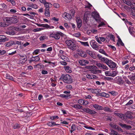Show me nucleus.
<instances>
[{"mask_svg": "<svg viewBox=\"0 0 135 135\" xmlns=\"http://www.w3.org/2000/svg\"><path fill=\"white\" fill-rule=\"evenodd\" d=\"M133 103V101L132 100H130L129 101L125 104L126 106L130 105Z\"/></svg>", "mask_w": 135, "mask_h": 135, "instance_id": "obj_42", "label": "nucleus"}, {"mask_svg": "<svg viewBox=\"0 0 135 135\" xmlns=\"http://www.w3.org/2000/svg\"><path fill=\"white\" fill-rule=\"evenodd\" d=\"M40 58L37 56L35 57H32L30 58L29 60V62L31 63L33 61H38L40 60Z\"/></svg>", "mask_w": 135, "mask_h": 135, "instance_id": "obj_14", "label": "nucleus"}, {"mask_svg": "<svg viewBox=\"0 0 135 135\" xmlns=\"http://www.w3.org/2000/svg\"><path fill=\"white\" fill-rule=\"evenodd\" d=\"M101 60L102 61L104 62L107 65L110 62V61H112L110 60H109L108 59L105 58V57H103L101 59Z\"/></svg>", "mask_w": 135, "mask_h": 135, "instance_id": "obj_21", "label": "nucleus"}, {"mask_svg": "<svg viewBox=\"0 0 135 135\" xmlns=\"http://www.w3.org/2000/svg\"><path fill=\"white\" fill-rule=\"evenodd\" d=\"M14 44V42L13 41H10L6 43V46L7 47H9L12 46Z\"/></svg>", "mask_w": 135, "mask_h": 135, "instance_id": "obj_23", "label": "nucleus"}, {"mask_svg": "<svg viewBox=\"0 0 135 135\" xmlns=\"http://www.w3.org/2000/svg\"><path fill=\"white\" fill-rule=\"evenodd\" d=\"M6 37L3 35H0V41L4 42L6 41Z\"/></svg>", "mask_w": 135, "mask_h": 135, "instance_id": "obj_26", "label": "nucleus"}, {"mask_svg": "<svg viewBox=\"0 0 135 135\" xmlns=\"http://www.w3.org/2000/svg\"><path fill=\"white\" fill-rule=\"evenodd\" d=\"M104 79L105 80L109 81H111L113 80V78H112L110 77H105Z\"/></svg>", "mask_w": 135, "mask_h": 135, "instance_id": "obj_46", "label": "nucleus"}, {"mask_svg": "<svg viewBox=\"0 0 135 135\" xmlns=\"http://www.w3.org/2000/svg\"><path fill=\"white\" fill-rule=\"evenodd\" d=\"M125 82L127 84L129 85L131 84V82L127 79L125 80Z\"/></svg>", "mask_w": 135, "mask_h": 135, "instance_id": "obj_60", "label": "nucleus"}, {"mask_svg": "<svg viewBox=\"0 0 135 135\" xmlns=\"http://www.w3.org/2000/svg\"><path fill=\"white\" fill-rule=\"evenodd\" d=\"M95 65L100 69H103V71H104L108 69V67L103 64L97 62L96 63Z\"/></svg>", "mask_w": 135, "mask_h": 135, "instance_id": "obj_5", "label": "nucleus"}, {"mask_svg": "<svg viewBox=\"0 0 135 135\" xmlns=\"http://www.w3.org/2000/svg\"><path fill=\"white\" fill-rule=\"evenodd\" d=\"M13 127L14 129H16L17 128H20V126L19 124L18 123H16L15 124Z\"/></svg>", "mask_w": 135, "mask_h": 135, "instance_id": "obj_49", "label": "nucleus"}, {"mask_svg": "<svg viewBox=\"0 0 135 135\" xmlns=\"http://www.w3.org/2000/svg\"><path fill=\"white\" fill-rule=\"evenodd\" d=\"M128 77L132 83L135 84V75L132 76L130 75L128 76Z\"/></svg>", "mask_w": 135, "mask_h": 135, "instance_id": "obj_24", "label": "nucleus"}, {"mask_svg": "<svg viewBox=\"0 0 135 135\" xmlns=\"http://www.w3.org/2000/svg\"><path fill=\"white\" fill-rule=\"evenodd\" d=\"M45 7H46L45 9L46 10L48 11L50 7H52V4L49 2H46L44 4Z\"/></svg>", "mask_w": 135, "mask_h": 135, "instance_id": "obj_17", "label": "nucleus"}, {"mask_svg": "<svg viewBox=\"0 0 135 135\" xmlns=\"http://www.w3.org/2000/svg\"><path fill=\"white\" fill-rule=\"evenodd\" d=\"M110 62L108 65V66L111 68H114L116 66V64L112 61H110Z\"/></svg>", "mask_w": 135, "mask_h": 135, "instance_id": "obj_18", "label": "nucleus"}, {"mask_svg": "<svg viewBox=\"0 0 135 135\" xmlns=\"http://www.w3.org/2000/svg\"><path fill=\"white\" fill-rule=\"evenodd\" d=\"M130 15L132 17H135V12L132 11L131 12Z\"/></svg>", "mask_w": 135, "mask_h": 135, "instance_id": "obj_64", "label": "nucleus"}, {"mask_svg": "<svg viewBox=\"0 0 135 135\" xmlns=\"http://www.w3.org/2000/svg\"><path fill=\"white\" fill-rule=\"evenodd\" d=\"M54 7L56 8H59L60 7L59 4L57 3H55L53 4Z\"/></svg>", "mask_w": 135, "mask_h": 135, "instance_id": "obj_58", "label": "nucleus"}, {"mask_svg": "<svg viewBox=\"0 0 135 135\" xmlns=\"http://www.w3.org/2000/svg\"><path fill=\"white\" fill-rule=\"evenodd\" d=\"M47 124L48 126L50 127H51L55 125H59V124H56V123L55 122H50L47 123Z\"/></svg>", "mask_w": 135, "mask_h": 135, "instance_id": "obj_25", "label": "nucleus"}, {"mask_svg": "<svg viewBox=\"0 0 135 135\" xmlns=\"http://www.w3.org/2000/svg\"><path fill=\"white\" fill-rule=\"evenodd\" d=\"M60 97H61L62 98H67L68 97H70V95H66L65 94H61L60 95Z\"/></svg>", "mask_w": 135, "mask_h": 135, "instance_id": "obj_44", "label": "nucleus"}, {"mask_svg": "<svg viewBox=\"0 0 135 135\" xmlns=\"http://www.w3.org/2000/svg\"><path fill=\"white\" fill-rule=\"evenodd\" d=\"M110 134L111 135H119V134H118V133L115 131L112 130L111 131V132L110 133Z\"/></svg>", "mask_w": 135, "mask_h": 135, "instance_id": "obj_38", "label": "nucleus"}, {"mask_svg": "<svg viewBox=\"0 0 135 135\" xmlns=\"http://www.w3.org/2000/svg\"><path fill=\"white\" fill-rule=\"evenodd\" d=\"M68 48L73 51H74L77 49L76 45L73 41L70 40H67L65 41Z\"/></svg>", "mask_w": 135, "mask_h": 135, "instance_id": "obj_3", "label": "nucleus"}, {"mask_svg": "<svg viewBox=\"0 0 135 135\" xmlns=\"http://www.w3.org/2000/svg\"><path fill=\"white\" fill-rule=\"evenodd\" d=\"M101 91V90L99 89H95L94 93H99Z\"/></svg>", "mask_w": 135, "mask_h": 135, "instance_id": "obj_63", "label": "nucleus"}, {"mask_svg": "<svg viewBox=\"0 0 135 135\" xmlns=\"http://www.w3.org/2000/svg\"><path fill=\"white\" fill-rule=\"evenodd\" d=\"M40 51V50L39 49L35 50L33 53V55H37L38 54Z\"/></svg>", "mask_w": 135, "mask_h": 135, "instance_id": "obj_47", "label": "nucleus"}, {"mask_svg": "<svg viewBox=\"0 0 135 135\" xmlns=\"http://www.w3.org/2000/svg\"><path fill=\"white\" fill-rule=\"evenodd\" d=\"M76 22L77 28L78 29H79L81 27L82 24V20L80 18L78 17L76 18Z\"/></svg>", "mask_w": 135, "mask_h": 135, "instance_id": "obj_13", "label": "nucleus"}, {"mask_svg": "<svg viewBox=\"0 0 135 135\" xmlns=\"http://www.w3.org/2000/svg\"><path fill=\"white\" fill-rule=\"evenodd\" d=\"M119 125L122 128H124L127 129H129L132 128L131 126L127 125L126 124H123L120 123L119 124Z\"/></svg>", "mask_w": 135, "mask_h": 135, "instance_id": "obj_16", "label": "nucleus"}, {"mask_svg": "<svg viewBox=\"0 0 135 135\" xmlns=\"http://www.w3.org/2000/svg\"><path fill=\"white\" fill-rule=\"evenodd\" d=\"M105 25V23L103 22H101L98 25V27H102Z\"/></svg>", "mask_w": 135, "mask_h": 135, "instance_id": "obj_56", "label": "nucleus"}, {"mask_svg": "<svg viewBox=\"0 0 135 135\" xmlns=\"http://www.w3.org/2000/svg\"><path fill=\"white\" fill-rule=\"evenodd\" d=\"M66 88L70 90H71L73 88L72 86L71 85H68L66 86Z\"/></svg>", "mask_w": 135, "mask_h": 135, "instance_id": "obj_54", "label": "nucleus"}, {"mask_svg": "<svg viewBox=\"0 0 135 135\" xmlns=\"http://www.w3.org/2000/svg\"><path fill=\"white\" fill-rule=\"evenodd\" d=\"M59 80H62L64 83L70 84L73 82L71 76L67 74H62L60 76Z\"/></svg>", "mask_w": 135, "mask_h": 135, "instance_id": "obj_1", "label": "nucleus"}, {"mask_svg": "<svg viewBox=\"0 0 135 135\" xmlns=\"http://www.w3.org/2000/svg\"><path fill=\"white\" fill-rule=\"evenodd\" d=\"M44 29V28H40L36 29H33V31L34 32H36L38 31H40L42 30H43Z\"/></svg>", "mask_w": 135, "mask_h": 135, "instance_id": "obj_45", "label": "nucleus"}, {"mask_svg": "<svg viewBox=\"0 0 135 135\" xmlns=\"http://www.w3.org/2000/svg\"><path fill=\"white\" fill-rule=\"evenodd\" d=\"M36 25L38 27H42L46 28V26H48L47 25V24H39L37 23Z\"/></svg>", "mask_w": 135, "mask_h": 135, "instance_id": "obj_37", "label": "nucleus"}, {"mask_svg": "<svg viewBox=\"0 0 135 135\" xmlns=\"http://www.w3.org/2000/svg\"><path fill=\"white\" fill-rule=\"evenodd\" d=\"M105 73L106 76H111V71H105Z\"/></svg>", "mask_w": 135, "mask_h": 135, "instance_id": "obj_43", "label": "nucleus"}, {"mask_svg": "<svg viewBox=\"0 0 135 135\" xmlns=\"http://www.w3.org/2000/svg\"><path fill=\"white\" fill-rule=\"evenodd\" d=\"M27 60V56L25 55L23 56L20 55V60L18 62V64L21 65L25 63Z\"/></svg>", "mask_w": 135, "mask_h": 135, "instance_id": "obj_4", "label": "nucleus"}, {"mask_svg": "<svg viewBox=\"0 0 135 135\" xmlns=\"http://www.w3.org/2000/svg\"><path fill=\"white\" fill-rule=\"evenodd\" d=\"M30 6L35 9H37L38 8V6L36 4L32 5Z\"/></svg>", "mask_w": 135, "mask_h": 135, "instance_id": "obj_57", "label": "nucleus"}, {"mask_svg": "<svg viewBox=\"0 0 135 135\" xmlns=\"http://www.w3.org/2000/svg\"><path fill=\"white\" fill-rule=\"evenodd\" d=\"M88 90L89 91L93 93H95V89L88 88Z\"/></svg>", "mask_w": 135, "mask_h": 135, "instance_id": "obj_55", "label": "nucleus"}, {"mask_svg": "<svg viewBox=\"0 0 135 135\" xmlns=\"http://www.w3.org/2000/svg\"><path fill=\"white\" fill-rule=\"evenodd\" d=\"M6 53V51L4 50H0V55H4Z\"/></svg>", "mask_w": 135, "mask_h": 135, "instance_id": "obj_53", "label": "nucleus"}, {"mask_svg": "<svg viewBox=\"0 0 135 135\" xmlns=\"http://www.w3.org/2000/svg\"><path fill=\"white\" fill-rule=\"evenodd\" d=\"M62 17L67 20H70L72 18L70 14L66 12H65L63 14Z\"/></svg>", "mask_w": 135, "mask_h": 135, "instance_id": "obj_11", "label": "nucleus"}, {"mask_svg": "<svg viewBox=\"0 0 135 135\" xmlns=\"http://www.w3.org/2000/svg\"><path fill=\"white\" fill-rule=\"evenodd\" d=\"M85 52L86 54L87 53V54H88L89 55H90V56L92 55V54H93V53L92 51L89 50H86V51Z\"/></svg>", "mask_w": 135, "mask_h": 135, "instance_id": "obj_51", "label": "nucleus"}, {"mask_svg": "<svg viewBox=\"0 0 135 135\" xmlns=\"http://www.w3.org/2000/svg\"><path fill=\"white\" fill-rule=\"evenodd\" d=\"M3 20L9 23H16L18 21L17 18L14 16L11 17H5Z\"/></svg>", "mask_w": 135, "mask_h": 135, "instance_id": "obj_2", "label": "nucleus"}, {"mask_svg": "<svg viewBox=\"0 0 135 135\" xmlns=\"http://www.w3.org/2000/svg\"><path fill=\"white\" fill-rule=\"evenodd\" d=\"M66 71L68 73H71L72 72L71 68L69 66H66L64 67Z\"/></svg>", "mask_w": 135, "mask_h": 135, "instance_id": "obj_22", "label": "nucleus"}, {"mask_svg": "<svg viewBox=\"0 0 135 135\" xmlns=\"http://www.w3.org/2000/svg\"><path fill=\"white\" fill-rule=\"evenodd\" d=\"M93 106L95 109L99 110H102L103 109V107L102 106L99 105L98 104H94Z\"/></svg>", "mask_w": 135, "mask_h": 135, "instance_id": "obj_19", "label": "nucleus"}, {"mask_svg": "<svg viewBox=\"0 0 135 135\" xmlns=\"http://www.w3.org/2000/svg\"><path fill=\"white\" fill-rule=\"evenodd\" d=\"M119 44H120V45L122 46H124V43L121 40H120L119 41H118L117 42L116 44L118 46H119Z\"/></svg>", "mask_w": 135, "mask_h": 135, "instance_id": "obj_32", "label": "nucleus"}, {"mask_svg": "<svg viewBox=\"0 0 135 135\" xmlns=\"http://www.w3.org/2000/svg\"><path fill=\"white\" fill-rule=\"evenodd\" d=\"M59 117L57 116H50V118L52 120H54L56 119H58Z\"/></svg>", "mask_w": 135, "mask_h": 135, "instance_id": "obj_40", "label": "nucleus"}, {"mask_svg": "<svg viewBox=\"0 0 135 135\" xmlns=\"http://www.w3.org/2000/svg\"><path fill=\"white\" fill-rule=\"evenodd\" d=\"M79 64L81 66H85L87 64L89 63V62L86 60H79Z\"/></svg>", "mask_w": 135, "mask_h": 135, "instance_id": "obj_12", "label": "nucleus"}, {"mask_svg": "<svg viewBox=\"0 0 135 135\" xmlns=\"http://www.w3.org/2000/svg\"><path fill=\"white\" fill-rule=\"evenodd\" d=\"M81 35V33L79 32H78L76 33H75L73 35L74 36L78 37L80 36Z\"/></svg>", "mask_w": 135, "mask_h": 135, "instance_id": "obj_59", "label": "nucleus"}, {"mask_svg": "<svg viewBox=\"0 0 135 135\" xmlns=\"http://www.w3.org/2000/svg\"><path fill=\"white\" fill-rule=\"evenodd\" d=\"M71 129L73 131H74L76 129L75 125L74 124H72L71 127Z\"/></svg>", "mask_w": 135, "mask_h": 135, "instance_id": "obj_62", "label": "nucleus"}, {"mask_svg": "<svg viewBox=\"0 0 135 135\" xmlns=\"http://www.w3.org/2000/svg\"><path fill=\"white\" fill-rule=\"evenodd\" d=\"M111 76L112 77H114L115 76L118 74V72L117 71L115 70L111 71Z\"/></svg>", "mask_w": 135, "mask_h": 135, "instance_id": "obj_27", "label": "nucleus"}, {"mask_svg": "<svg viewBox=\"0 0 135 135\" xmlns=\"http://www.w3.org/2000/svg\"><path fill=\"white\" fill-rule=\"evenodd\" d=\"M60 57L62 60L65 61H68L69 60L68 57L64 56V55H61Z\"/></svg>", "mask_w": 135, "mask_h": 135, "instance_id": "obj_28", "label": "nucleus"}, {"mask_svg": "<svg viewBox=\"0 0 135 135\" xmlns=\"http://www.w3.org/2000/svg\"><path fill=\"white\" fill-rule=\"evenodd\" d=\"M125 115L127 118L131 119H132L133 117L132 115L131 114L130 112H128L125 113Z\"/></svg>", "mask_w": 135, "mask_h": 135, "instance_id": "obj_20", "label": "nucleus"}, {"mask_svg": "<svg viewBox=\"0 0 135 135\" xmlns=\"http://www.w3.org/2000/svg\"><path fill=\"white\" fill-rule=\"evenodd\" d=\"M92 72L94 74H96L99 73H101V71L98 69H94L92 71Z\"/></svg>", "mask_w": 135, "mask_h": 135, "instance_id": "obj_30", "label": "nucleus"}, {"mask_svg": "<svg viewBox=\"0 0 135 135\" xmlns=\"http://www.w3.org/2000/svg\"><path fill=\"white\" fill-rule=\"evenodd\" d=\"M6 78L10 80H11L13 81L14 78L12 76H10L9 74H7L6 75Z\"/></svg>", "mask_w": 135, "mask_h": 135, "instance_id": "obj_31", "label": "nucleus"}, {"mask_svg": "<svg viewBox=\"0 0 135 135\" xmlns=\"http://www.w3.org/2000/svg\"><path fill=\"white\" fill-rule=\"evenodd\" d=\"M92 16L98 22L100 21V18L99 13L95 12H93Z\"/></svg>", "mask_w": 135, "mask_h": 135, "instance_id": "obj_6", "label": "nucleus"}, {"mask_svg": "<svg viewBox=\"0 0 135 135\" xmlns=\"http://www.w3.org/2000/svg\"><path fill=\"white\" fill-rule=\"evenodd\" d=\"M45 15L47 17H49L50 16V13L49 12V9L48 11L46 10V9H45Z\"/></svg>", "mask_w": 135, "mask_h": 135, "instance_id": "obj_36", "label": "nucleus"}, {"mask_svg": "<svg viewBox=\"0 0 135 135\" xmlns=\"http://www.w3.org/2000/svg\"><path fill=\"white\" fill-rule=\"evenodd\" d=\"M108 93L110 94L111 95L113 96H116L118 94V93L114 91H109Z\"/></svg>", "mask_w": 135, "mask_h": 135, "instance_id": "obj_33", "label": "nucleus"}, {"mask_svg": "<svg viewBox=\"0 0 135 135\" xmlns=\"http://www.w3.org/2000/svg\"><path fill=\"white\" fill-rule=\"evenodd\" d=\"M83 110L84 112L92 115L96 114L97 113L95 111L89 108H84L83 109Z\"/></svg>", "mask_w": 135, "mask_h": 135, "instance_id": "obj_9", "label": "nucleus"}, {"mask_svg": "<svg viewBox=\"0 0 135 135\" xmlns=\"http://www.w3.org/2000/svg\"><path fill=\"white\" fill-rule=\"evenodd\" d=\"M106 93L104 92H102L98 94V95L103 97H104L106 95Z\"/></svg>", "mask_w": 135, "mask_h": 135, "instance_id": "obj_48", "label": "nucleus"}, {"mask_svg": "<svg viewBox=\"0 0 135 135\" xmlns=\"http://www.w3.org/2000/svg\"><path fill=\"white\" fill-rule=\"evenodd\" d=\"M80 42L82 45L85 46H89V45L88 42H84L80 41Z\"/></svg>", "mask_w": 135, "mask_h": 135, "instance_id": "obj_35", "label": "nucleus"}, {"mask_svg": "<svg viewBox=\"0 0 135 135\" xmlns=\"http://www.w3.org/2000/svg\"><path fill=\"white\" fill-rule=\"evenodd\" d=\"M78 54L82 57H85L87 56L86 52L82 50L78 51Z\"/></svg>", "mask_w": 135, "mask_h": 135, "instance_id": "obj_15", "label": "nucleus"}, {"mask_svg": "<svg viewBox=\"0 0 135 135\" xmlns=\"http://www.w3.org/2000/svg\"><path fill=\"white\" fill-rule=\"evenodd\" d=\"M82 106L79 104H76L75 108H76L79 109H81Z\"/></svg>", "mask_w": 135, "mask_h": 135, "instance_id": "obj_52", "label": "nucleus"}, {"mask_svg": "<svg viewBox=\"0 0 135 135\" xmlns=\"http://www.w3.org/2000/svg\"><path fill=\"white\" fill-rule=\"evenodd\" d=\"M108 37H109L110 38V39L112 40L114 42H115V37L114 36L112 35V34H109L108 35Z\"/></svg>", "mask_w": 135, "mask_h": 135, "instance_id": "obj_34", "label": "nucleus"}, {"mask_svg": "<svg viewBox=\"0 0 135 135\" xmlns=\"http://www.w3.org/2000/svg\"><path fill=\"white\" fill-rule=\"evenodd\" d=\"M115 80L118 84L120 85H122L124 82L122 77L119 76L116 77L115 78Z\"/></svg>", "mask_w": 135, "mask_h": 135, "instance_id": "obj_10", "label": "nucleus"}, {"mask_svg": "<svg viewBox=\"0 0 135 135\" xmlns=\"http://www.w3.org/2000/svg\"><path fill=\"white\" fill-rule=\"evenodd\" d=\"M92 47L94 49L98 50L99 48V45L94 40H92L90 42Z\"/></svg>", "mask_w": 135, "mask_h": 135, "instance_id": "obj_8", "label": "nucleus"}, {"mask_svg": "<svg viewBox=\"0 0 135 135\" xmlns=\"http://www.w3.org/2000/svg\"><path fill=\"white\" fill-rule=\"evenodd\" d=\"M117 115L122 120H124L125 119V116L123 114L121 113H118L117 114Z\"/></svg>", "mask_w": 135, "mask_h": 135, "instance_id": "obj_29", "label": "nucleus"}, {"mask_svg": "<svg viewBox=\"0 0 135 135\" xmlns=\"http://www.w3.org/2000/svg\"><path fill=\"white\" fill-rule=\"evenodd\" d=\"M110 125L112 128L115 129H116L117 126L116 124H110Z\"/></svg>", "mask_w": 135, "mask_h": 135, "instance_id": "obj_61", "label": "nucleus"}, {"mask_svg": "<svg viewBox=\"0 0 135 135\" xmlns=\"http://www.w3.org/2000/svg\"><path fill=\"white\" fill-rule=\"evenodd\" d=\"M99 52H100V53H101L102 54H104V55H105L106 56H107L108 55L105 52V51L102 49H100L99 50Z\"/></svg>", "mask_w": 135, "mask_h": 135, "instance_id": "obj_41", "label": "nucleus"}, {"mask_svg": "<svg viewBox=\"0 0 135 135\" xmlns=\"http://www.w3.org/2000/svg\"><path fill=\"white\" fill-rule=\"evenodd\" d=\"M62 33L60 32H57L56 33H52L50 35V37L54 38L55 39L58 40L60 38V36L61 35Z\"/></svg>", "mask_w": 135, "mask_h": 135, "instance_id": "obj_7", "label": "nucleus"}, {"mask_svg": "<svg viewBox=\"0 0 135 135\" xmlns=\"http://www.w3.org/2000/svg\"><path fill=\"white\" fill-rule=\"evenodd\" d=\"M103 110H104V111L108 112H112L110 108L108 107H104V108H103Z\"/></svg>", "mask_w": 135, "mask_h": 135, "instance_id": "obj_39", "label": "nucleus"}, {"mask_svg": "<svg viewBox=\"0 0 135 135\" xmlns=\"http://www.w3.org/2000/svg\"><path fill=\"white\" fill-rule=\"evenodd\" d=\"M8 2H10L13 6L15 5L16 3L15 0H7Z\"/></svg>", "mask_w": 135, "mask_h": 135, "instance_id": "obj_50", "label": "nucleus"}]
</instances>
